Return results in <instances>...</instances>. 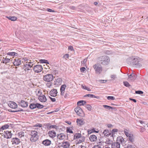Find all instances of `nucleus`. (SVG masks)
Wrapping results in <instances>:
<instances>
[{
	"instance_id": "nucleus-10",
	"label": "nucleus",
	"mask_w": 148,
	"mask_h": 148,
	"mask_svg": "<svg viewBox=\"0 0 148 148\" xmlns=\"http://www.w3.org/2000/svg\"><path fill=\"white\" fill-rule=\"evenodd\" d=\"M8 106L10 108L15 109L17 107V104L14 102L12 101H10L8 103Z\"/></svg>"
},
{
	"instance_id": "nucleus-44",
	"label": "nucleus",
	"mask_w": 148,
	"mask_h": 148,
	"mask_svg": "<svg viewBox=\"0 0 148 148\" xmlns=\"http://www.w3.org/2000/svg\"><path fill=\"white\" fill-rule=\"evenodd\" d=\"M135 93L136 94H142L143 93V92L141 90L136 91Z\"/></svg>"
},
{
	"instance_id": "nucleus-50",
	"label": "nucleus",
	"mask_w": 148,
	"mask_h": 148,
	"mask_svg": "<svg viewBox=\"0 0 148 148\" xmlns=\"http://www.w3.org/2000/svg\"><path fill=\"white\" fill-rule=\"evenodd\" d=\"M57 127L56 125H51L49 127V129L51 128H57Z\"/></svg>"
},
{
	"instance_id": "nucleus-11",
	"label": "nucleus",
	"mask_w": 148,
	"mask_h": 148,
	"mask_svg": "<svg viewBox=\"0 0 148 148\" xmlns=\"http://www.w3.org/2000/svg\"><path fill=\"white\" fill-rule=\"evenodd\" d=\"M102 134L104 135V136L105 138L108 137L110 136H111L110 132H109V130L107 129L104 130Z\"/></svg>"
},
{
	"instance_id": "nucleus-53",
	"label": "nucleus",
	"mask_w": 148,
	"mask_h": 148,
	"mask_svg": "<svg viewBox=\"0 0 148 148\" xmlns=\"http://www.w3.org/2000/svg\"><path fill=\"white\" fill-rule=\"evenodd\" d=\"M87 61V59H84V60L82 61L81 62V64H85Z\"/></svg>"
},
{
	"instance_id": "nucleus-6",
	"label": "nucleus",
	"mask_w": 148,
	"mask_h": 148,
	"mask_svg": "<svg viewBox=\"0 0 148 148\" xmlns=\"http://www.w3.org/2000/svg\"><path fill=\"white\" fill-rule=\"evenodd\" d=\"M33 65V63L31 62H26L24 65V69L25 71L30 70V68Z\"/></svg>"
},
{
	"instance_id": "nucleus-55",
	"label": "nucleus",
	"mask_w": 148,
	"mask_h": 148,
	"mask_svg": "<svg viewBox=\"0 0 148 148\" xmlns=\"http://www.w3.org/2000/svg\"><path fill=\"white\" fill-rule=\"evenodd\" d=\"M116 75H112L110 76V77L112 79H115L116 78Z\"/></svg>"
},
{
	"instance_id": "nucleus-61",
	"label": "nucleus",
	"mask_w": 148,
	"mask_h": 148,
	"mask_svg": "<svg viewBox=\"0 0 148 148\" xmlns=\"http://www.w3.org/2000/svg\"><path fill=\"white\" fill-rule=\"evenodd\" d=\"M129 99L130 100L133 101L135 103H136V100L135 99H133L130 98Z\"/></svg>"
},
{
	"instance_id": "nucleus-22",
	"label": "nucleus",
	"mask_w": 148,
	"mask_h": 148,
	"mask_svg": "<svg viewBox=\"0 0 148 148\" xmlns=\"http://www.w3.org/2000/svg\"><path fill=\"white\" fill-rule=\"evenodd\" d=\"M60 90L61 92V95L62 96H64L65 92V84L62 85L60 88Z\"/></svg>"
},
{
	"instance_id": "nucleus-23",
	"label": "nucleus",
	"mask_w": 148,
	"mask_h": 148,
	"mask_svg": "<svg viewBox=\"0 0 148 148\" xmlns=\"http://www.w3.org/2000/svg\"><path fill=\"white\" fill-rule=\"evenodd\" d=\"M62 81V79L61 78H58L56 79V81H55L54 82V84L57 85H60L61 84Z\"/></svg>"
},
{
	"instance_id": "nucleus-34",
	"label": "nucleus",
	"mask_w": 148,
	"mask_h": 148,
	"mask_svg": "<svg viewBox=\"0 0 148 148\" xmlns=\"http://www.w3.org/2000/svg\"><path fill=\"white\" fill-rule=\"evenodd\" d=\"M118 140H119L121 143H123L124 141V138L122 136L117 138L116 141L118 142Z\"/></svg>"
},
{
	"instance_id": "nucleus-15",
	"label": "nucleus",
	"mask_w": 148,
	"mask_h": 148,
	"mask_svg": "<svg viewBox=\"0 0 148 148\" xmlns=\"http://www.w3.org/2000/svg\"><path fill=\"white\" fill-rule=\"evenodd\" d=\"M77 123L78 125L79 126H81L85 123V122L82 119H77Z\"/></svg>"
},
{
	"instance_id": "nucleus-2",
	"label": "nucleus",
	"mask_w": 148,
	"mask_h": 148,
	"mask_svg": "<svg viewBox=\"0 0 148 148\" xmlns=\"http://www.w3.org/2000/svg\"><path fill=\"white\" fill-rule=\"evenodd\" d=\"M98 60L101 64L103 65H107L110 62L109 57L107 56H101L98 58Z\"/></svg>"
},
{
	"instance_id": "nucleus-52",
	"label": "nucleus",
	"mask_w": 148,
	"mask_h": 148,
	"mask_svg": "<svg viewBox=\"0 0 148 148\" xmlns=\"http://www.w3.org/2000/svg\"><path fill=\"white\" fill-rule=\"evenodd\" d=\"M112 141L111 140L108 139L106 140V143L107 144H111L112 143Z\"/></svg>"
},
{
	"instance_id": "nucleus-21",
	"label": "nucleus",
	"mask_w": 148,
	"mask_h": 148,
	"mask_svg": "<svg viewBox=\"0 0 148 148\" xmlns=\"http://www.w3.org/2000/svg\"><path fill=\"white\" fill-rule=\"evenodd\" d=\"M89 139L92 142H94L96 140L97 137L95 135H92L90 136Z\"/></svg>"
},
{
	"instance_id": "nucleus-56",
	"label": "nucleus",
	"mask_w": 148,
	"mask_h": 148,
	"mask_svg": "<svg viewBox=\"0 0 148 148\" xmlns=\"http://www.w3.org/2000/svg\"><path fill=\"white\" fill-rule=\"evenodd\" d=\"M99 82L100 83H104L107 82V80H99Z\"/></svg>"
},
{
	"instance_id": "nucleus-19",
	"label": "nucleus",
	"mask_w": 148,
	"mask_h": 148,
	"mask_svg": "<svg viewBox=\"0 0 148 148\" xmlns=\"http://www.w3.org/2000/svg\"><path fill=\"white\" fill-rule=\"evenodd\" d=\"M15 61L14 62L13 64L14 65L18 66L21 64V60L20 59L17 58L14 60Z\"/></svg>"
},
{
	"instance_id": "nucleus-7",
	"label": "nucleus",
	"mask_w": 148,
	"mask_h": 148,
	"mask_svg": "<svg viewBox=\"0 0 148 148\" xmlns=\"http://www.w3.org/2000/svg\"><path fill=\"white\" fill-rule=\"evenodd\" d=\"M74 110L77 114L79 116H82L84 115L83 112L80 107L79 106L76 107L75 108Z\"/></svg>"
},
{
	"instance_id": "nucleus-59",
	"label": "nucleus",
	"mask_w": 148,
	"mask_h": 148,
	"mask_svg": "<svg viewBox=\"0 0 148 148\" xmlns=\"http://www.w3.org/2000/svg\"><path fill=\"white\" fill-rule=\"evenodd\" d=\"M47 11L50 12H54V10H53L51 9H49V8L47 9Z\"/></svg>"
},
{
	"instance_id": "nucleus-20",
	"label": "nucleus",
	"mask_w": 148,
	"mask_h": 148,
	"mask_svg": "<svg viewBox=\"0 0 148 148\" xmlns=\"http://www.w3.org/2000/svg\"><path fill=\"white\" fill-rule=\"evenodd\" d=\"M57 93V90L56 89H53L50 92V95L52 97H55L56 96Z\"/></svg>"
},
{
	"instance_id": "nucleus-28",
	"label": "nucleus",
	"mask_w": 148,
	"mask_h": 148,
	"mask_svg": "<svg viewBox=\"0 0 148 148\" xmlns=\"http://www.w3.org/2000/svg\"><path fill=\"white\" fill-rule=\"evenodd\" d=\"M81 137V134L80 133H75L74 135L73 139L75 140Z\"/></svg>"
},
{
	"instance_id": "nucleus-14",
	"label": "nucleus",
	"mask_w": 148,
	"mask_h": 148,
	"mask_svg": "<svg viewBox=\"0 0 148 148\" xmlns=\"http://www.w3.org/2000/svg\"><path fill=\"white\" fill-rule=\"evenodd\" d=\"M19 104L23 107H26L28 106L27 102L22 100L19 102Z\"/></svg>"
},
{
	"instance_id": "nucleus-8",
	"label": "nucleus",
	"mask_w": 148,
	"mask_h": 148,
	"mask_svg": "<svg viewBox=\"0 0 148 148\" xmlns=\"http://www.w3.org/2000/svg\"><path fill=\"white\" fill-rule=\"evenodd\" d=\"M34 71L36 73H38L42 71V66L40 65H37L34 66Z\"/></svg>"
},
{
	"instance_id": "nucleus-47",
	"label": "nucleus",
	"mask_w": 148,
	"mask_h": 148,
	"mask_svg": "<svg viewBox=\"0 0 148 148\" xmlns=\"http://www.w3.org/2000/svg\"><path fill=\"white\" fill-rule=\"evenodd\" d=\"M104 52L105 53L108 55L112 53V52L108 50H105L104 51Z\"/></svg>"
},
{
	"instance_id": "nucleus-33",
	"label": "nucleus",
	"mask_w": 148,
	"mask_h": 148,
	"mask_svg": "<svg viewBox=\"0 0 148 148\" xmlns=\"http://www.w3.org/2000/svg\"><path fill=\"white\" fill-rule=\"evenodd\" d=\"M7 55L11 56H17L18 54L17 53L14 52H9L7 53Z\"/></svg>"
},
{
	"instance_id": "nucleus-51",
	"label": "nucleus",
	"mask_w": 148,
	"mask_h": 148,
	"mask_svg": "<svg viewBox=\"0 0 148 148\" xmlns=\"http://www.w3.org/2000/svg\"><path fill=\"white\" fill-rule=\"evenodd\" d=\"M70 144L69 142L65 141V148H68L70 146Z\"/></svg>"
},
{
	"instance_id": "nucleus-58",
	"label": "nucleus",
	"mask_w": 148,
	"mask_h": 148,
	"mask_svg": "<svg viewBox=\"0 0 148 148\" xmlns=\"http://www.w3.org/2000/svg\"><path fill=\"white\" fill-rule=\"evenodd\" d=\"M64 140L63 141V142L61 143V145H60L61 146H62L64 147V148H65V142H64Z\"/></svg>"
},
{
	"instance_id": "nucleus-3",
	"label": "nucleus",
	"mask_w": 148,
	"mask_h": 148,
	"mask_svg": "<svg viewBox=\"0 0 148 148\" xmlns=\"http://www.w3.org/2000/svg\"><path fill=\"white\" fill-rule=\"evenodd\" d=\"M31 136L30 140L32 142H35L37 141L38 138L37 132L35 130L31 131L29 133Z\"/></svg>"
},
{
	"instance_id": "nucleus-48",
	"label": "nucleus",
	"mask_w": 148,
	"mask_h": 148,
	"mask_svg": "<svg viewBox=\"0 0 148 148\" xmlns=\"http://www.w3.org/2000/svg\"><path fill=\"white\" fill-rule=\"evenodd\" d=\"M126 148H135L134 146L130 144H128Z\"/></svg>"
},
{
	"instance_id": "nucleus-5",
	"label": "nucleus",
	"mask_w": 148,
	"mask_h": 148,
	"mask_svg": "<svg viewBox=\"0 0 148 148\" xmlns=\"http://www.w3.org/2000/svg\"><path fill=\"white\" fill-rule=\"evenodd\" d=\"M53 79V76L51 74H48L43 76V80L45 82H50Z\"/></svg>"
},
{
	"instance_id": "nucleus-38",
	"label": "nucleus",
	"mask_w": 148,
	"mask_h": 148,
	"mask_svg": "<svg viewBox=\"0 0 148 148\" xmlns=\"http://www.w3.org/2000/svg\"><path fill=\"white\" fill-rule=\"evenodd\" d=\"M85 107L89 111H91V110H92V107L90 105H86Z\"/></svg>"
},
{
	"instance_id": "nucleus-29",
	"label": "nucleus",
	"mask_w": 148,
	"mask_h": 148,
	"mask_svg": "<svg viewBox=\"0 0 148 148\" xmlns=\"http://www.w3.org/2000/svg\"><path fill=\"white\" fill-rule=\"evenodd\" d=\"M118 131V130L116 129H114L112 130L111 132H110V133L111 134V137H112L113 138V136L115 134V132H117Z\"/></svg>"
},
{
	"instance_id": "nucleus-27",
	"label": "nucleus",
	"mask_w": 148,
	"mask_h": 148,
	"mask_svg": "<svg viewBox=\"0 0 148 148\" xmlns=\"http://www.w3.org/2000/svg\"><path fill=\"white\" fill-rule=\"evenodd\" d=\"M129 138V140L132 143L134 142V136L132 134H130L128 136Z\"/></svg>"
},
{
	"instance_id": "nucleus-46",
	"label": "nucleus",
	"mask_w": 148,
	"mask_h": 148,
	"mask_svg": "<svg viewBox=\"0 0 148 148\" xmlns=\"http://www.w3.org/2000/svg\"><path fill=\"white\" fill-rule=\"evenodd\" d=\"M128 131L126 129H124V132L125 135L127 136H128V135L130 134L127 132Z\"/></svg>"
},
{
	"instance_id": "nucleus-9",
	"label": "nucleus",
	"mask_w": 148,
	"mask_h": 148,
	"mask_svg": "<svg viewBox=\"0 0 148 148\" xmlns=\"http://www.w3.org/2000/svg\"><path fill=\"white\" fill-rule=\"evenodd\" d=\"M12 134L11 132L9 131H6L3 134L2 136H3L4 138H10L12 137Z\"/></svg>"
},
{
	"instance_id": "nucleus-36",
	"label": "nucleus",
	"mask_w": 148,
	"mask_h": 148,
	"mask_svg": "<svg viewBox=\"0 0 148 148\" xmlns=\"http://www.w3.org/2000/svg\"><path fill=\"white\" fill-rule=\"evenodd\" d=\"M44 107L43 105H41L38 103H36V108L38 109H41Z\"/></svg>"
},
{
	"instance_id": "nucleus-12",
	"label": "nucleus",
	"mask_w": 148,
	"mask_h": 148,
	"mask_svg": "<svg viewBox=\"0 0 148 148\" xmlns=\"http://www.w3.org/2000/svg\"><path fill=\"white\" fill-rule=\"evenodd\" d=\"M11 142L13 144H15L16 145L18 144L20 142L19 139L16 138H12Z\"/></svg>"
},
{
	"instance_id": "nucleus-63",
	"label": "nucleus",
	"mask_w": 148,
	"mask_h": 148,
	"mask_svg": "<svg viewBox=\"0 0 148 148\" xmlns=\"http://www.w3.org/2000/svg\"><path fill=\"white\" fill-rule=\"evenodd\" d=\"M77 142L76 143V144H78L80 143H82V142H83V141L81 140H79L77 141Z\"/></svg>"
},
{
	"instance_id": "nucleus-24",
	"label": "nucleus",
	"mask_w": 148,
	"mask_h": 148,
	"mask_svg": "<svg viewBox=\"0 0 148 148\" xmlns=\"http://www.w3.org/2000/svg\"><path fill=\"white\" fill-rule=\"evenodd\" d=\"M57 137L60 140H63L65 138V135L63 133L57 135Z\"/></svg>"
},
{
	"instance_id": "nucleus-62",
	"label": "nucleus",
	"mask_w": 148,
	"mask_h": 148,
	"mask_svg": "<svg viewBox=\"0 0 148 148\" xmlns=\"http://www.w3.org/2000/svg\"><path fill=\"white\" fill-rule=\"evenodd\" d=\"M92 148H102V147L98 145H95Z\"/></svg>"
},
{
	"instance_id": "nucleus-13",
	"label": "nucleus",
	"mask_w": 148,
	"mask_h": 148,
	"mask_svg": "<svg viewBox=\"0 0 148 148\" xmlns=\"http://www.w3.org/2000/svg\"><path fill=\"white\" fill-rule=\"evenodd\" d=\"M112 148H120V145L119 142L117 141L112 143Z\"/></svg>"
},
{
	"instance_id": "nucleus-64",
	"label": "nucleus",
	"mask_w": 148,
	"mask_h": 148,
	"mask_svg": "<svg viewBox=\"0 0 148 148\" xmlns=\"http://www.w3.org/2000/svg\"><path fill=\"white\" fill-rule=\"evenodd\" d=\"M93 132V130H88V134H91Z\"/></svg>"
},
{
	"instance_id": "nucleus-35",
	"label": "nucleus",
	"mask_w": 148,
	"mask_h": 148,
	"mask_svg": "<svg viewBox=\"0 0 148 148\" xmlns=\"http://www.w3.org/2000/svg\"><path fill=\"white\" fill-rule=\"evenodd\" d=\"M103 106L105 108L108 109L109 110H110V109H115V108L114 107H112L106 105H103Z\"/></svg>"
},
{
	"instance_id": "nucleus-49",
	"label": "nucleus",
	"mask_w": 148,
	"mask_h": 148,
	"mask_svg": "<svg viewBox=\"0 0 148 148\" xmlns=\"http://www.w3.org/2000/svg\"><path fill=\"white\" fill-rule=\"evenodd\" d=\"M44 125L47 127V128L49 129L50 126L51 125V124L50 123H45Z\"/></svg>"
},
{
	"instance_id": "nucleus-40",
	"label": "nucleus",
	"mask_w": 148,
	"mask_h": 148,
	"mask_svg": "<svg viewBox=\"0 0 148 148\" xmlns=\"http://www.w3.org/2000/svg\"><path fill=\"white\" fill-rule=\"evenodd\" d=\"M9 127V126L7 124L1 127V129H3V130L5 129H6L8 128Z\"/></svg>"
},
{
	"instance_id": "nucleus-41",
	"label": "nucleus",
	"mask_w": 148,
	"mask_h": 148,
	"mask_svg": "<svg viewBox=\"0 0 148 148\" xmlns=\"http://www.w3.org/2000/svg\"><path fill=\"white\" fill-rule=\"evenodd\" d=\"M66 132L67 133H73V131L70 129V128L68 127H66Z\"/></svg>"
},
{
	"instance_id": "nucleus-43",
	"label": "nucleus",
	"mask_w": 148,
	"mask_h": 148,
	"mask_svg": "<svg viewBox=\"0 0 148 148\" xmlns=\"http://www.w3.org/2000/svg\"><path fill=\"white\" fill-rule=\"evenodd\" d=\"M107 99L109 100H114L115 99V97L113 96H109L107 97Z\"/></svg>"
},
{
	"instance_id": "nucleus-17",
	"label": "nucleus",
	"mask_w": 148,
	"mask_h": 148,
	"mask_svg": "<svg viewBox=\"0 0 148 148\" xmlns=\"http://www.w3.org/2000/svg\"><path fill=\"white\" fill-rule=\"evenodd\" d=\"M38 99L40 101L42 102H45L47 101L46 97L44 95H42L38 97Z\"/></svg>"
},
{
	"instance_id": "nucleus-37",
	"label": "nucleus",
	"mask_w": 148,
	"mask_h": 148,
	"mask_svg": "<svg viewBox=\"0 0 148 148\" xmlns=\"http://www.w3.org/2000/svg\"><path fill=\"white\" fill-rule=\"evenodd\" d=\"M84 100H80L77 102V105L78 106H84Z\"/></svg>"
},
{
	"instance_id": "nucleus-1",
	"label": "nucleus",
	"mask_w": 148,
	"mask_h": 148,
	"mask_svg": "<svg viewBox=\"0 0 148 148\" xmlns=\"http://www.w3.org/2000/svg\"><path fill=\"white\" fill-rule=\"evenodd\" d=\"M127 62L134 67L139 68L142 66L141 64L138 60V58L137 57H132L129 58L127 60Z\"/></svg>"
},
{
	"instance_id": "nucleus-45",
	"label": "nucleus",
	"mask_w": 148,
	"mask_h": 148,
	"mask_svg": "<svg viewBox=\"0 0 148 148\" xmlns=\"http://www.w3.org/2000/svg\"><path fill=\"white\" fill-rule=\"evenodd\" d=\"M104 144V143L102 142L101 141H99L97 143L98 145H98L99 146H102Z\"/></svg>"
},
{
	"instance_id": "nucleus-25",
	"label": "nucleus",
	"mask_w": 148,
	"mask_h": 148,
	"mask_svg": "<svg viewBox=\"0 0 148 148\" xmlns=\"http://www.w3.org/2000/svg\"><path fill=\"white\" fill-rule=\"evenodd\" d=\"M6 17L8 19L13 21H15L17 19V18L15 16H6Z\"/></svg>"
},
{
	"instance_id": "nucleus-39",
	"label": "nucleus",
	"mask_w": 148,
	"mask_h": 148,
	"mask_svg": "<svg viewBox=\"0 0 148 148\" xmlns=\"http://www.w3.org/2000/svg\"><path fill=\"white\" fill-rule=\"evenodd\" d=\"M123 83L124 85L127 87H129L131 86V85L127 81L123 82Z\"/></svg>"
},
{
	"instance_id": "nucleus-16",
	"label": "nucleus",
	"mask_w": 148,
	"mask_h": 148,
	"mask_svg": "<svg viewBox=\"0 0 148 148\" xmlns=\"http://www.w3.org/2000/svg\"><path fill=\"white\" fill-rule=\"evenodd\" d=\"M48 134L50 137L53 138L56 136V133L53 130L49 131L48 132Z\"/></svg>"
},
{
	"instance_id": "nucleus-57",
	"label": "nucleus",
	"mask_w": 148,
	"mask_h": 148,
	"mask_svg": "<svg viewBox=\"0 0 148 148\" xmlns=\"http://www.w3.org/2000/svg\"><path fill=\"white\" fill-rule=\"evenodd\" d=\"M36 127H42V125L40 123H37L35 125Z\"/></svg>"
},
{
	"instance_id": "nucleus-18",
	"label": "nucleus",
	"mask_w": 148,
	"mask_h": 148,
	"mask_svg": "<svg viewBox=\"0 0 148 148\" xmlns=\"http://www.w3.org/2000/svg\"><path fill=\"white\" fill-rule=\"evenodd\" d=\"M51 141L47 139L43 140L42 142V143L46 146L49 145L51 144Z\"/></svg>"
},
{
	"instance_id": "nucleus-42",
	"label": "nucleus",
	"mask_w": 148,
	"mask_h": 148,
	"mask_svg": "<svg viewBox=\"0 0 148 148\" xmlns=\"http://www.w3.org/2000/svg\"><path fill=\"white\" fill-rule=\"evenodd\" d=\"M40 62L42 63H46L49 64V63L47 62V61L45 60H40Z\"/></svg>"
},
{
	"instance_id": "nucleus-54",
	"label": "nucleus",
	"mask_w": 148,
	"mask_h": 148,
	"mask_svg": "<svg viewBox=\"0 0 148 148\" xmlns=\"http://www.w3.org/2000/svg\"><path fill=\"white\" fill-rule=\"evenodd\" d=\"M80 69L82 72H84L86 70V68L85 67H82Z\"/></svg>"
},
{
	"instance_id": "nucleus-4",
	"label": "nucleus",
	"mask_w": 148,
	"mask_h": 148,
	"mask_svg": "<svg viewBox=\"0 0 148 148\" xmlns=\"http://www.w3.org/2000/svg\"><path fill=\"white\" fill-rule=\"evenodd\" d=\"M97 74H99L102 71V67L99 64H97L94 65L93 66Z\"/></svg>"
},
{
	"instance_id": "nucleus-32",
	"label": "nucleus",
	"mask_w": 148,
	"mask_h": 148,
	"mask_svg": "<svg viewBox=\"0 0 148 148\" xmlns=\"http://www.w3.org/2000/svg\"><path fill=\"white\" fill-rule=\"evenodd\" d=\"M29 108L32 110L36 108V103H32L29 105Z\"/></svg>"
},
{
	"instance_id": "nucleus-26",
	"label": "nucleus",
	"mask_w": 148,
	"mask_h": 148,
	"mask_svg": "<svg viewBox=\"0 0 148 148\" xmlns=\"http://www.w3.org/2000/svg\"><path fill=\"white\" fill-rule=\"evenodd\" d=\"M84 97H88L90 98H95L97 99H99V96H95L92 94H86L84 96Z\"/></svg>"
},
{
	"instance_id": "nucleus-60",
	"label": "nucleus",
	"mask_w": 148,
	"mask_h": 148,
	"mask_svg": "<svg viewBox=\"0 0 148 148\" xmlns=\"http://www.w3.org/2000/svg\"><path fill=\"white\" fill-rule=\"evenodd\" d=\"M51 100L52 101V102H55L56 101V99L55 98H53L51 97H49Z\"/></svg>"
},
{
	"instance_id": "nucleus-31",
	"label": "nucleus",
	"mask_w": 148,
	"mask_h": 148,
	"mask_svg": "<svg viewBox=\"0 0 148 148\" xmlns=\"http://www.w3.org/2000/svg\"><path fill=\"white\" fill-rule=\"evenodd\" d=\"M18 135L19 138H21L25 136V133L23 131H21L18 134Z\"/></svg>"
},
{
	"instance_id": "nucleus-30",
	"label": "nucleus",
	"mask_w": 148,
	"mask_h": 148,
	"mask_svg": "<svg viewBox=\"0 0 148 148\" xmlns=\"http://www.w3.org/2000/svg\"><path fill=\"white\" fill-rule=\"evenodd\" d=\"M3 59L1 61V63H5L6 64L7 63L9 62L10 61V59L9 58H3Z\"/></svg>"
}]
</instances>
